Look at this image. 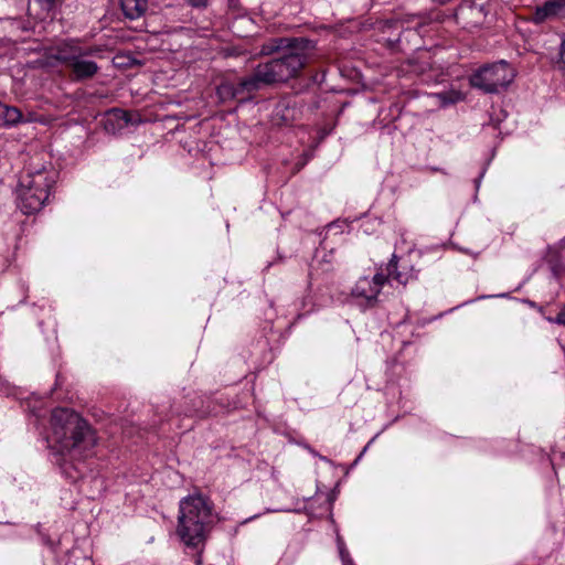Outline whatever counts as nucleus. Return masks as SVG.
Listing matches in <instances>:
<instances>
[{"label":"nucleus","instance_id":"obj_2","mask_svg":"<svg viewBox=\"0 0 565 565\" xmlns=\"http://www.w3.org/2000/svg\"><path fill=\"white\" fill-rule=\"evenodd\" d=\"M51 429L50 441L61 456L79 462L95 456L96 431L74 411L55 408L51 416Z\"/></svg>","mask_w":565,"mask_h":565},{"label":"nucleus","instance_id":"obj_20","mask_svg":"<svg viewBox=\"0 0 565 565\" xmlns=\"http://www.w3.org/2000/svg\"><path fill=\"white\" fill-rule=\"evenodd\" d=\"M552 321V319H550ZM553 322L565 326V309L559 311V313L556 316L555 319H553Z\"/></svg>","mask_w":565,"mask_h":565},{"label":"nucleus","instance_id":"obj_12","mask_svg":"<svg viewBox=\"0 0 565 565\" xmlns=\"http://www.w3.org/2000/svg\"><path fill=\"white\" fill-rule=\"evenodd\" d=\"M23 121H32V119H24L21 110L17 107L0 103V126H13Z\"/></svg>","mask_w":565,"mask_h":565},{"label":"nucleus","instance_id":"obj_28","mask_svg":"<svg viewBox=\"0 0 565 565\" xmlns=\"http://www.w3.org/2000/svg\"><path fill=\"white\" fill-rule=\"evenodd\" d=\"M282 120L287 121L288 120V116L287 115H282Z\"/></svg>","mask_w":565,"mask_h":565},{"label":"nucleus","instance_id":"obj_1","mask_svg":"<svg viewBox=\"0 0 565 565\" xmlns=\"http://www.w3.org/2000/svg\"><path fill=\"white\" fill-rule=\"evenodd\" d=\"M312 50V42L303 38L270 39L263 44L260 54L279 53L280 56L259 64L250 76L243 78V87L255 92L263 85L281 83L296 77L307 64Z\"/></svg>","mask_w":565,"mask_h":565},{"label":"nucleus","instance_id":"obj_3","mask_svg":"<svg viewBox=\"0 0 565 565\" xmlns=\"http://www.w3.org/2000/svg\"><path fill=\"white\" fill-rule=\"evenodd\" d=\"M40 153L23 154L24 173L17 189V205L25 215L42 210L56 183L57 172L51 166L41 163Z\"/></svg>","mask_w":565,"mask_h":565},{"label":"nucleus","instance_id":"obj_24","mask_svg":"<svg viewBox=\"0 0 565 565\" xmlns=\"http://www.w3.org/2000/svg\"><path fill=\"white\" fill-rule=\"evenodd\" d=\"M374 440V438L372 440L369 441V444L363 448V450L361 451V454L359 455V457L356 458L355 461L360 460L361 457L365 454V451L367 450L370 444Z\"/></svg>","mask_w":565,"mask_h":565},{"label":"nucleus","instance_id":"obj_4","mask_svg":"<svg viewBox=\"0 0 565 565\" xmlns=\"http://www.w3.org/2000/svg\"><path fill=\"white\" fill-rule=\"evenodd\" d=\"M212 523V504L205 497L193 494L180 501L177 533L185 545L202 544Z\"/></svg>","mask_w":565,"mask_h":565},{"label":"nucleus","instance_id":"obj_16","mask_svg":"<svg viewBox=\"0 0 565 565\" xmlns=\"http://www.w3.org/2000/svg\"><path fill=\"white\" fill-rule=\"evenodd\" d=\"M333 129L331 124H327L323 128L319 129V139H324L330 135Z\"/></svg>","mask_w":565,"mask_h":565},{"label":"nucleus","instance_id":"obj_17","mask_svg":"<svg viewBox=\"0 0 565 565\" xmlns=\"http://www.w3.org/2000/svg\"><path fill=\"white\" fill-rule=\"evenodd\" d=\"M188 4L193 8H203L206 6L207 0H185Z\"/></svg>","mask_w":565,"mask_h":565},{"label":"nucleus","instance_id":"obj_13","mask_svg":"<svg viewBox=\"0 0 565 565\" xmlns=\"http://www.w3.org/2000/svg\"><path fill=\"white\" fill-rule=\"evenodd\" d=\"M120 7L126 18L135 20L146 12L148 0H120Z\"/></svg>","mask_w":565,"mask_h":565},{"label":"nucleus","instance_id":"obj_8","mask_svg":"<svg viewBox=\"0 0 565 565\" xmlns=\"http://www.w3.org/2000/svg\"><path fill=\"white\" fill-rule=\"evenodd\" d=\"M139 122H141L139 114L118 108L106 111L103 118L104 129L111 135H117L129 126H137Z\"/></svg>","mask_w":565,"mask_h":565},{"label":"nucleus","instance_id":"obj_18","mask_svg":"<svg viewBox=\"0 0 565 565\" xmlns=\"http://www.w3.org/2000/svg\"><path fill=\"white\" fill-rule=\"evenodd\" d=\"M559 64L565 68V39L562 41L559 49Z\"/></svg>","mask_w":565,"mask_h":565},{"label":"nucleus","instance_id":"obj_14","mask_svg":"<svg viewBox=\"0 0 565 565\" xmlns=\"http://www.w3.org/2000/svg\"><path fill=\"white\" fill-rule=\"evenodd\" d=\"M434 98L438 100V104L441 107H448L450 105L457 104L458 102L463 100L465 95L459 89L450 88L448 90H443L431 95Z\"/></svg>","mask_w":565,"mask_h":565},{"label":"nucleus","instance_id":"obj_19","mask_svg":"<svg viewBox=\"0 0 565 565\" xmlns=\"http://www.w3.org/2000/svg\"><path fill=\"white\" fill-rule=\"evenodd\" d=\"M470 11L472 14L486 15V9L483 6H472Z\"/></svg>","mask_w":565,"mask_h":565},{"label":"nucleus","instance_id":"obj_29","mask_svg":"<svg viewBox=\"0 0 565 565\" xmlns=\"http://www.w3.org/2000/svg\"><path fill=\"white\" fill-rule=\"evenodd\" d=\"M186 150H188V152H189V153H192L193 148H192V147H190V148H188Z\"/></svg>","mask_w":565,"mask_h":565},{"label":"nucleus","instance_id":"obj_21","mask_svg":"<svg viewBox=\"0 0 565 565\" xmlns=\"http://www.w3.org/2000/svg\"><path fill=\"white\" fill-rule=\"evenodd\" d=\"M312 151L313 149H310V151H305L303 152V157L305 159L298 164V170L301 169L303 166H306V163L308 162V160L311 158L312 156Z\"/></svg>","mask_w":565,"mask_h":565},{"label":"nucleus","instance_id":"obj_7","mask_svg":"<svg viewBox=\"0 0 565 565\" xmlns=\"http://www.w3.org/2000/svg\"><path fill=\"white\" fill-rule=\"evenodd\" d=\"M387 282V276H385L383 268L372 277H361L352 288L351 295L364 301L367 306L372 307L376 303L377 297Z\"/></svg>","mask_w":565,"mask_h":565},{"label":"nucleus","instance_id":"obj_22","mask_svg":"<svg viewBox=\"0 0 565 565\" xmlns=\"http://www.w3.org/2000/svg\"><path fill=\"white\" fill-rule=\"evenodd\" d=\"M486 170H487V167H484L480 173V175L476 179L475 183H476V189L478 190L479 186H480V183H481V179L483 178L484 173H486Z\"/></svg>","mask_w":565,"mask_h":565},{"label":"nucleus","instance_id":"obj_25","mask_svg":"<svg viewBox=\"0 0 565 565\" xmlns=\"http://www.w3.org/2000/svg\"><path fill=\"white\" fill-rule=\"evenodd\" d=\"M75 470L78 472V476H72V475H71L70 477H71V478H73V479L81 478V477L83 476V471H82V469H81L79 467H77V466H76V467H75Z\"/></svg>","mask_w":565,"mask_h":565},{"label":"nucleus","instance_id":"obj_23","mask_svg":"<svg viewBox=\"0 0 565 565\" xmlns=\"http://www.w3.org/2000/svg\"><path fill=\"white\" fill-rule=\"evenodd\" d=\"M343 565H354L352 558L350 555H348V558H341Z\"/></svg>","mask_w":565,"mask_h":565},{"label":"nucleus","instance_id":"obj_5","mask_svg":"<svg viewBox=\"0 0 565 565\" xmlns=\"http://www.w3.org/2000/svg\"><path fill=\"white\" fill-rule=\"evenodd\" d=\"M102 47L97 45L85 46L77 40H67L57 44L51 53V57L64 65L75 81H85L95 76L99 70L96 62L89 56H98Z\"/></svg>","mask_w":565,"mask_h":565},{"label":"nucleus","instance_id":"obj_10","mask_svg":"<svg viewBox=\"0 0 565 565\" xmlns=\"http://www.w3.org/2000/svg\"><path fill=\"white\" fill-rule=\"evenodd\" d=\"M385 276H387V281L393 279L401 285H406L409 280L416 278L415 270L411 265H402L401 267L397 264V257L393 254L390 263L383 268Z\"/></svg>","mask_w":565,"mask_h":565},{"label":"nucleus","instance_id":"obj_6","mask_svg":"<svg viewBox=\"0 0 565 565\" xmlns=\"http://www.w3.org/2000/svg\"><path fill=\"white\" fill-rule=\"evenodd\" d=\"M515 77L514 68L504 60L486 64L470 76V85L487 94L508 87Z\"/></svg>","mask_w":565,"mask_h":565},{"label":"nucleus","instance_id":"obj_27","mask_svg":"<svg viewBox=\"0 0 565 565\" xmlns=\"http://www.w3.org/2000/svg\"><path fill=\"white\" fill-rule=\"evenodd\" d=\"M429 170H430L431 172H437V171H439V169H437V168H429Z\"/></svg>","mask_w":565,"mask_h":565},{"label":"nucleus","instance_id":"obj_11","mask_svg":"<svg viewBox=\"0 0 565 565\" xmlns=\"http://www.w3.org/2000/svg\"><path fill=\"white\" fill-rule=\"evenodd\" d=\"M252 92L253 90L243 87V79H241L237 84L228 82L222 83L216 89V94L222 102L238 98L239 95H243L245 93L249 94Z\"/></svg>","mask_w":565,"mask_h":565},{"label":"nucleus","instance_id":"obj_9","mask_svg":"<svg viewBox=\"0 0 565 565\" xmlns=\"http://www.w3.org/2000/svg\"><path fill=\"white\" fill-rule=\"evenodd\" d=\"M565 12V0H547L535 8L532 21L541 24L546 20L558 18Z\"/></svg>","mask_w":565,"mask_h":565},{"label":"nucleus","instance_id":"obj_26","mask_svg":"<svg viewBox=\"0 0 565 565\" xmlns=\"http://www.w3.org/2000/svg\"><path fill=\"white\" fill-rule=\"evenodd\" d=\"M281 107H282V105H280V104L276 106V114H277V115L279 114V111H280Z\"/></svg>","mask_w":565,"mask_h":565},{"label":"nucleus","instance_id":"obj_15","mask_svg":"<svg viewBox=\"0 0 565 565\" xmlns=\"http://www.w3.org/2000/svg\"><path fill=\"white\" fill-rule=\"evenodd\" d=\"M338 550L341 558H348V555H350L345 548L344 542L340 537H338Z\"/></svg>","mask_w":565,"mask_h":565}]
</instances>
